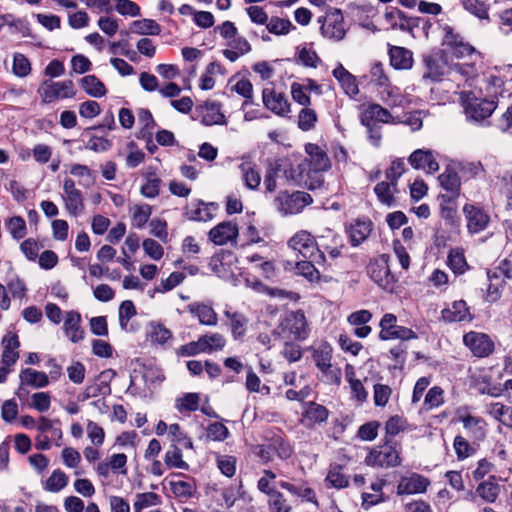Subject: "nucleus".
<instances>
[{"label": "nucleus", "instance_id": "1", "mask_svg": "<svg viewBox=\"0 0 512 512\" xmlns=\"http://www.w3.org/2000/svg\"><path fill=\"white\" fill-rule=\"evenodd\" d=\"M364 462L373 468L398 467L402 462L401 445L385 436L382 444L369 450Z\"/></svg>", "mask_w": 512, "mask_h": 512}, {"label": "nucleus", "instance_id": "2", "mask_svg": "<svg viewBox=\"0 0 512 512\" xmlns=\"http://www.w3.org/2000/svg\"><path fill=\"white\" fill-rule=\"evenodd\" d=\"M461 104L467 121L485 126L498 106L495 99L476 97L472 92L462 94Z\"/></svg>", "mask_w": 512, "mask_h": 512}, {"label": "nucleus", "instance_id": "3", "mask_svg": "<svg viewBox=\"0 0 512 512\" xmlns=\"http://www.w3.org/2000/svg\"><path fill=\"white\" fill-rule=\"evenodd\" d=\"M389 260L388 254H381L372 259L367 266V273L380 288L393 293L397 286V278L390 270Z\"/></svg>", "mask_w": 512, "mask_h": 512}, {"label": "nucleus", "instance_id": "4", "mask_svg": "<svg viewBox=\"0 0 512 512\" xmlns=\"http://www.w3.org/2000/svg\"><path fill=\"white\" fill-rule=\"evenodd\" d=\"M313 202L312 196L304 191H280L274 199V206L283 216L300 213Z\"/></svg>", "mask_w": 512, "mask_h": 512}, {"label": "nucleus", "instance_id": "5", "mask_svg": "<svg viewBox=\"0 0 512 512\" xmlns=\"http://www.w3.org/2000/svg\"><path fill=\"white\" fill-rule=\"evenodd\" d=\"M288 247L297 252L304 259H313L319 266H323V258L319 253L314 236L306 230L296 232L288 241Z\"/></svg>", "mask_w": 512, "mask_h": 512}, {"label": "nucleus", "instance_id": "6", "mask_svg": "<svg viewBox=\"0 0 512 512\" xmlns=\"http://www.w3.org/2000/svg\"><path fill=\"white\" fill-rule=\"evenodd\" d=\"M41 101L44 104L52 103L58 99L73 98L76 95L72 80L54 82L45 80L38 89Z\"/></svg>", "mask_w": 512, "mask_h": 512}, {"label": "nucleus", "instance_id": "7", "mask_svg": "<svg viewBox=\"0 0 512 512\" xmlns=\"http://www.w3.org/2000/svg\"><path fill=\"white\" fill-rule=\"evenodd\" d=\"M422 80L440 82L447 73V62L441 52H431L422 56Z\"/></svg>", "mask_w": 512, "mask_h": 512}, {"label": "nucleus", "instance_id": "8", "mask_svg": "<svg viewBox=\"0 0 512 512\" xmlns=\"http://www.w3.org/2000/svg\"><path fill=\"white\" fill-rule=\"evenodd\" d=\"M379 325L381 327L379 333L381 340H410L417 338V334L412 329L397 325V317L392 313L384 314Z\"/></svg>", "mask_w": 512, "mask_h": 512}, {"label": "nucleus", "instance_id": "9", "mask_svg": "<svg viewBox=\"0 0 512 512\" xmlns=\"http://www.w3.org/2000/svg\"><path fill=\"white\" fill-rule=\"evenodd\" d=\"M457 421L462 423L465 435L474 443L483 441L486 437V421L480 417L468 412L458 411Z\"/></svg>", "mask_w": 512, "mask_h": 512}, {"label": "nucleus", "instance_id": "10", "mask_svg": "<svg viewBox=\"0 0 512 512\" xmlns=\"http://www.w3.org/2000/svg\"><path fill=\"white\" fill-rule=\"evenodd\" d=\"M64 194L62 199L65 209L69 215L77 217L84 211V197L82 192L76 188L75 182L71 178H66L63 182Z\"/></svg>", "mask_w": 512, "mask_h": 512}, {"label": "nucleus", "instance_id": "11", "mask_svg": "<svg viewBox=\"0 0 512 512\" xmlns=\"http://www.w3.org/2000/svg\"><path fill=\"white\" fill-rule=\"evenodd\" d=\"M262 100L264 106L278 116L285 117L291 112V104L287 96L275 88H264Z\"/></svg>", "mask_w": 512, "mask_h": 512}, {"label": "nucleus", "instance_id": "12", "mask_svg": "<svg viewBox=\"0 0 512 512\" xmlns=\"http://www.w3.org/2000/svg\"><path fill=\"white\" fill-rule=\"evenodd\" d=\"M318 21L322 23L320 29L325 38L340 41L345 37L344 17L340 10L335 9L325 16L323 21L321 18Z\"/></svg>", "mask_w": 512, "mask_h": 512}, {"label": "nucleus", "instance_id": "13", "mask_svg": "<svg viewBox=\"0 0 512 512\" xmlns=\"http://www.w3.org/2000/svg\"><path fill=\"white\" fill-rule=\"evenodd\" d=\"M316 245L323 258V266L326 263L325 253H328L330 258L336 259L341 256L342 250L345 247L342 237L332 230H327L324 234L320 235Z\"/></svg>", "mask_w": 512, "mask_h": 512}, {"label": "nucleus", "instance_id": "14", "mask_svg": "<svg viewBox=\"0 0 512 512\" xmlns=\"http://www.w3.org/2000/svg\"><path fill=\"white\" fill-rule=\"evenodd\" d=\"M283 331H287L295 340H305L309 335V327L303 311H292L281 323Z\"/></svg>", "mask_w": 512, "mask_h": 512}, {"label": "nucleus", "instance_id": "15", "mask_svg": "<svg viewBox=\"0 0 512 512\" xmlns=\"http://www.w3.org/2000/svg\"><path fill=\"white\" fill-rule=\"evenodd\" d=\"M408 162L415 170H422L427 174H434L439 170L437 153L430 149H417L408 157Z\"/></svg>", "mask_w": 512, "mask_h": 512}, {"label": "nucleus", "instance_id": "16", "mask_svg": "<svg viewBox=\"0 0 512 512\" xmlns=\"http://www.w3.org/2000/svg\"><path fill=\"white\" fill-rule=\"evenodd\" d=\"M463 341L476 357H487L494 350V342L484 333L471 331L464 335Z\"/></svg>", "mask_w": 512, "mask_h": 512}, {"label": "nucleus", "instance_id": "17", "mask_svg": "<svg viewBox=\"0 0 512 512\" xmlns=\"http://www.w3.org/2000/svg\"><path fill=\"white\" fill-rule=\"evenodd\" d=\"M430 486V480L418 473L401 477L397 485L398 495L422 494Z\"/></svg>", "mask_w": 512, "mask_h": 512}, {"label": "nucleus", "instance_id": "18", "mask_svg": "<svg viewBox=\"0 0 512 512\" xmlns=\"http://www.w3.org/2000/svg\"><path fill=\"white\" fill-rule=\"evenodd\" d=\"M239 234L237 223L233 221H223L213 227L209 233L208 238L215 245H225L227 243L235 242Z\"/></svg>", "mask_w": 512, "mask_h": 512}, {"label": "nucleus", "instance_id": "19", "mask_svg": "<svg viewBox=\"0 0 512 512\" xmlns=\"http://www.w3.org/2000/svg\"><path fill=\"white\" fill-rule=\"evenodd\" d=\"M463 213L467 220V228L470 233H479L486 229L489 224V215L479 206L474 204H465Z\"/></svg>", "mask_w": 512, "mask_h": 512}, {"label": "nucleus", "instance_id": "20", "mask_svg": "<svg viewBox=\"0 0 512 512\" xmlns=\"http://www.w3.org/2000/svg\"><path fill=\"white\" fill-rule=\"evenodd\" d=\"M391 118L392 115L386 108L375 103L369 104L361 114L362 124L371 132L373 131V126H375L376 123H389Z\"/></svg>", "mask_w": 512, "mask_h": 512}, {"label": "nucleus", "instance_id": "21", "mask_svg": "<svg viewBox=\"0 0 512 512\" xmlns=\"http://www.w3.org/2000/svg\"><path fill=\"white\" fill-rule=\"evenodd\" d=\"M498 480L497 476L490 475L486 480L479 482L475 489L476 495L485 503H495L501 493V486Z\"/></svg>", "mask_w": 512, "mask_h": 512}, {"label": "nucleus", "instance_id": "22", "mask_svg": "<svg viewBox=\"0 0 512 512\" xmlns=\"http://www.w3.org/2000/svg\"><path fill=\"white\" fill-rule=\"evenodd\" d=\"M211 208L214 203H205L201 200L192 201L184 208V216L190 221L207 222L213 219Z\"/></svg>", "mask_w": 512, "mask_h": 512}, {"label": "nucleus", "instance_id": "23", "mask_svg": "<svg viewBox=\"0 0 512 512\" xmlns=\"http://www.w3.org/2000/svg\"><path fill=\"white\" fill-rule=\"evenodd\" d=\"M186 309L202 325L213 327L218 324V315L210 305L202 302H192L187 305Z\"/></svg>", "mask_w": 512, "mask_h": 512}, {"label": "nucleus", "instance_id": "24", "mask_svg": "<svg viewBox=\"0 0 512 512\" xmlns=\"http://www.w3.org/2000/svg\"><path fill=\"white\" fill-rule=\"evenodd\" d=\"M81 321V315L77 311L66 312L63 330L67 338L73 343H77L84 338L85 332L81 327Z\"/></svg>", "mask_w": 512, "mask_h": 512}, {"label": "nucleus", "instance_id": "25", "mask_svg": "<svg viewBox=\"0 0 512 512\" xmlns=\"http://www.w3.org/2000/svg\"><path fill=\"white\" fill-rule=\"evenodd\" d=\"M2 363L3 365L10 367L14 365L17 360L19 359V347H20V341L17 336V334L8 332L4 337L2 338Z\"/></svg>", "mask_w": 512, "mask_h": 512}, {"label": "nucleus", "instance_id": "26", "mask_svg": "<svg viewBox=\"0 0 512 512\" xmlns=\"http://www.w3.org/2000/svg\"><path fill=\"white\" fill-rule=\"evenodd\" d=\"M201 123L206 126L226 124L225 115L221 111L218 102H206L200 107Z\"/></svg>", "mask_w": 512, "mask_h": 512}, {"label": "nucleus", "instance_id": "27", "mask_svg": "<svg viewBox=\"0 0 512 512\" xmlns=\"http://www.w3.org/2000/svg\"><path fill=\"white\" fill-rule=\"evenodd\" d=\"M445 43L453 50L454 54L458 57L465 55H472L475 53V48L463 41V38L455 33L453 29L447 26L445 29Z\"/></svg>", "mask_w": 512, "mask_h": 512}, {"label": "nucleus", "instance_id": "28", "mask_svg": "<svg viewBox=\"0 0 512 512\" xmlns=\"http://www.w3.org/2000/svg\"><path fill=\"white\" fill-rule=\"evenodd\" d=\"M114 374L112 370L104 371L100 374L99 379L88 386H86L83 393L79 395L80 401H86L90 398H95L98 396H107L111 393V387L109 383L102 378L106 377L107 374Z\"/></svg>", "mask_w": 512, "mask_h": 512}, {"label": "nucleus", "instance_id": "29", "mask_svg": "<svg viewBox=\"0 0 512 512\" xmlns=\"http://www.w3.org/2000/svg\"><path fill=\"white\" fill-rule=\"evenodd\" d=\"M373 223L368 219H357L348 229L352 246H358L364 242L372 231Z\"/></svg>", "mask_w": 512, "mask_h": 512}, {"label": "nucleus", "instance_id": "30", "mask_svg": "<svg viewBox=\"0 0 512 512\" xmlns=\"http://www.w3.org/2000/svg\"><path fill=\"white\" fill-rule=\"evenodd\" d=\"M332 74L348 96L354 97L359 93L356 77L346 70L342 64H338Z\"/></svg>", "mask_w": 512, "mask_h": 512}, {"label": "nucleus", "instance_id": "31", "mask_svg": "<svg viewBox=\"0 0 512 512\" xmlns=\"http://www.w3.org/2000/svg\"><path fill=\"white\" fill-rule=\"evenodd\" d=\"M391 65L398 70H408L413 66V54L404 47L391 46L389 49Z\"/></svg>", "mask_w": 512, "mask_h": 512}, {"label": "nucleus", "instance_id": "32", "mask_svg": "<svg viewBox=\"0 0 512 512\" xmlns=\"http://www.w3.org/2000/svg\"><path fill=\"white\" fill-rule=\"evenodd\" d=\"M287 269L290 266L291 269H294L296 274L301 275L308 279L309 281L318 280L320 278V272L315 267L318 265L313 259H304L297 260L295 262L286 261Z\"/></svg>", "mask_w": 512, "mask_h": 512}, {"label": "nucleus", "instance_id": "33", "mask_svg": "<svg viewBox=\"0 0 512 512\" xmlns=\"http://www.w3.org/2000/svg\"><path fill=\"white\" fill-rule=\"evenodd\" d=\"M441 314L442 319L446 322H461L471 319L469 308L463 300L453 302L452 306L443 309Z\"/></svg>", "mask_w": 512, "mask_h": 512}, {"label": "nucleus", "instance_id": "34", "mask_svg": "<svg viewBox=\"0 0 512 512\" xmlns=\"http://www.w3.org/2000/svg\"><path fill=\"white\" fill-rule=\"evenodd\" d=\"M438 180L441 187L451 194V199H455L460 195L461 181L456 171L451 168H446L445 171L439 175Z\"/></svg>", "mask_w": 512, "mask_h": 512}, {"label": "nucleus", "instance_id": "35", "mask_svg": "<svg viewBox=\"0 0 512 512\" xmlns=\"http://www.w3.org/2000/svg\"><path fill=\"white\" fill-rule=\"evenodd\" d=\"M266 441H269L273 454L281 460H287L294 454V447L290 441L279 434H273L266 437Z\"/></svg>", "mask_w": 512, "mask_h": 512}, {"label": "nucleus", "instance_id": "36", "mask_svg": "<svg viewBox=\"0 0 512 512\" xmlns=\"http://www.w3.org/2000/svg\"><path fill=\"white\" fill-rule=\"evenodd\" d=\"M325 483L329 488H346L349 485V477L344 473V467L337 463L330 464Z\"/></svg>", "mask_w": 512, "mask_h": 512}, {"label": "nucleus", "instance_id": "37", "mask_svg": "<svg viewBox=\"0 0 512 512\" xmlns=\"http://www.w3.org/2000/svg\"><path fill=\"white\" fill-rule=\"evenodd\" d=\"M306 152L310 156L311 166L315 171H327L331 167V162L324 150L316 144H308Z\"/></svg>", "mask_w": 512, "mask_h": 512}, {"label": "nucleus", "instance_id": "38", "mask_svg": "<svg viewBox=\"0 0 512 512\" xmlns=\"http://www.w3.org/2000/svg\"><path fill=\"white\" fill-rule=\"evenodd\" d=\"M238 168L242 174L244 185L251 190L257 189L261 182V176L256 164L250 161H244Z\"/></svg>", "mask_w": 512, "mask_h": 512}, {"label": "nucleus", "instance_id": "39", "mask_svg": "<svg viewBox=\"0 0 512 512\" xmlns=\"http://www.w3.org/2000/svg\"><path fill=\"white\" fill-rule=\"evenodd\" d=\"M19 377L22 384L33 388H44L49 384V376L45 372L31 368L23 369Z\"/></svg>", "mask_w": 512, "mask_h": 512}, {"label": "nucleus", "instance_id": "40", "mask_svg": "<svg viewBox=\"0 0 512 512\" xmlns=\"http://www.w3.org/2000/svg\"><path fill=\"white\" fill-rule=\"evenodd\" d=\"M329 417V410L316 402H308L303 413V418L309 421L310 424H322L327 421Z\"/></svg>", "mask_w": 512, "mask_h": 512}, {"label": "nucleus", "instance_id": "41", "mask_svg": "<svg viewBox=\"0 0 512 512\" xmlns=\"http://www.w3.org/2000/svg\"><path fill=\"white\" fill-rule=\"evenodd\" d=\"M374 192L382 204L391 207L395 203L394 194L397 192V184L389 180L379 182L374 187Z\"/></svg>", "mask_w": 512, "mask_h": 512}, {"label": "nucleus", "instance_id": "42", "mask_svg": "<svg viewBox=\"0 0 512 512\" xmlns=\"http://www.w3.org/2000/svg\"><path fill=\"white\" fill-rule=\"evenodd\" d=\"M202 351L205 354L221 351L226 345L225 337L220 333H207L199 337Z\"/></svg>", "mask_w": 512, "mask_h": 512}, {"label": "nucleus", "instance_id": "43", "mask_svg": "<svg viewBox=\"0 0 512 512\" xmlns=\"http://www.w3.org/2000/svg\"><path fill=\"white\" fill-rule=\"evenodd\" d=\"M279 486L292 495L304 498L308 501H311L315 497L313 489L309 487L308 482L305 480H299L296 484L282 480L279 482Z\"/></svg>", "mask_w": 512, "mask_h": 512}, {"label": "nucleus", "instance_id": "44", "mask_svg": "<svg viewBox=\"0 0 512 512\" xmlns=\"http://www.w3.org/2000/svg\"><path fill=\"white\" fill-rule=\"evenodd\" d=\"M80 83L84 91L92 97L100 98L107 93L104 83L95 75L84 76Z\"/></svg>", "mask_w": 512, "mask_h": 512}, {"label": "nucleus", "instance_id": "45", "mask_svg": "<svg viewBox=\"0 0 512 512\" xmlns=\"http://www.w3.org/2000/svg\"><path fill=\"white\" fill-rule=\"evenodd\" d=\"M224 315L230 320L231 333L234 339L242 338L246 333L248 319L239 312L226 310Z\"/></svg>", "mask_w": 512, "mask_h": 512}, {"label": "nucleus", "instance_id": "46", "mask_svg": "<svg viewBox=\"0 0 512 512\" xmlns=\"http://www.w3.org/2000/svg\"><path fill=\"white\" fill-rule=\"evenodd\" d=\"M312 359L318 369L331 363L333 348L328 342H321L311 348Z\"/></svg>", "mask_w": 512, "mask_h": 512}, {"label": "nucleus", "instance_id": "47", "mask_svg": "<svg viewBox=\"0 0 512 512\" xmlns=\"http://www.w3.org/2000/svg\"><path fill=\"white\" fill-rule=\"evenodd\" d=\"M355 372L351 366L346 368V378L351 388V398L359 403L366 401L368 393L365 390L362 382L354 378Z\"/></svg>", "mask_w": 512, "mask_h": 512}, {"label": "nucleus", "instance_id": "48", "mask_svg": "<svg viewBox=\"0 0 512 512\" xmlns=\"http://www.w3.org/2000/svg\"><path fill=\"white\" fill-rule=\"evenodd\" d=\"M139 124L142 125L137 133V138H150L153 134V129L156 126L152 113L145 108H141L137 113Z\"/></svg>", "mask_w": 512, "mask_h": 512}, {"label": "nucleus", "instance_id": "49", "mask_svg": "<svg viewBox=\"0 0 512 512\" xmlns=\"http://www.w3.org/2000/svg\"><path fill=\"white\" fill-rule=\"evenodd\" d=\"M462 7L480 20H490L489 6L481 0H459Z\"/></svg>", "mask_w": 512, "mask_h": 512}, {"label": "nucleus", "instance_id": "50", "mask_svg": "<svg viewBox=\"0 0 512 512\" xmlns=\"http://www.w3.org/2000/svg\"><path fill=\"white\" fill-rule=\"evenodd\" d=\"M131 31L138 35H159L161 26L152 19L135 20L131 24Z\"/></svg>", "mask_w": 512, "mask_h": 512}, {"label": "nucleus", "instance_id": "51", "mask_svg": "<svg viewBox=\"0 0 512 512\" xmlns=\"http://www.w3.org/2000/svg\"><path fill=\"white\" fill-rule=\"evenodd\" d=\"M164 462L168 468H178L188 470L189 465L183 460V454L181 449L176 445H171L166 451Z\"/></svg>", "mask_w": 512, "mask_h": 512}, {"label": "nucleus", "instance_id": "52", "mask_svg": "<svg viewBox=\"0 0 512 512\" xmlns=\"http://www.w3.org/2000/svg\"><path fill=\"white\" fill-rule=\"evenodd\" d=\"M5 228L13 239L20 240L27 234V226L23 217L13 216L5 221Z\"/></svg>", "mask_w": 512, "mask_h": 512}, {"label": "nucleus", "instance_id": "53", "mask_svg": "<svg viewBox=\"0 0 512 512\" xmlns=\"http://www.w3.org/2000/svg\"><path fill=\"white\" fill-rule=\"evenodd\" d=\"M68 481L69 478L65 474V472H63L60 469H56L46 480L44 484V489L49 492L57 493L67 486Z\"/></svg>", "mask_w": 512, "mask_h": 512}, {"label": "nucleus", "instance_id": "54", "mask_svg": "<svg viewBox=\"0 0 512 512\" xmlns=\"http://www.w3.org/2000/svg\"><path fill=\"white\" fill-rule=\"evenodd\" d=\"M149 337L152 343L164 345L173 338V334L162 323H151Z\"/></svg>", "mask_w": 512, "mask_h": 512}, {"label": "nucleus", "instance_id": "55", "mask_svg": "<svg viewBox=\"0 0 512 512\" xmlns=\"http://www.w3.org/2000/svg\"><path fill=\"white\" fill-rule=\"evenodd\" d=\"M444 404V390L440 386L431 387L425 395L423 408L426 411L439 408Z\"/></svg>", "mask_w": 512, "mask_h": 512}, {"label": "nucleus", "instance_id": "56", "mask_svg": "<svg viewBox=\"0 0 512 512\" xmlns=\"http://www.w3.org/2000/svg\"><path fill=\"white\" fill-rule=\"evenodd\" d=\"M161 503L160 496L155 492H144L138 493L136 495V500L134 502V511L141 512L143 509L156 506Z\"/></svg>", "mask_w": 512, "mask_h": 512}, {"label": "nucleus", "instance_id": "57", "mask_svg": "<svg viewBox=\"0 0 512 512\" xmlns=\"http://www.w3.org/2000/svg\"><path fill=\"white\" fill-rule=\"evenodd\" d=\"M487 411L493 418L503 423L504 425L511 427L510 422L512 423V420L509 418V415L511 414L512 408L507 407L502 403L496 402L491 403L488 406Z\"/></svg>", "mask_w": 512, "mask_h": 512}, {"label": "nucleus", "instance_id": "58", "mask_svg": "<svg viewBox=\"0 0 512 512\" xmlns=\"http://www.w3.org/2000/svg\"><path fill=\"white\" fill-rule=\"evenodd\" d=\"M267 30L274 35H286L293 25L289 19L273 16L266 23Z\"/></svg>", "mask_w": 512, "mask_h": 512}, {"label": "nucleus", "instance_id": "59", "mask_svg": "<svg viewBox=\"0 0 512 512\" xmlns=\"http://www.w3.org/2000/svg\"><path fill=\"white\" fill-rule=\"evenodd\" d=\"M469 438L457 435L454 438L453 448L458 460H464L475 453V449L468 441Z\"/></svg>", "mask_w": 512, "mask_h": 512}, {"label": "nucleus", "instance_id": "60", "mask_svg": "<svg viewBox=\"0 0 512 512\" xmlns=\"http://www.w3.org/2000/svg\"><path fill=\"white\" fill-rule=\"evenodd\" d=\"M384 18L392 29L399 28L404 30L408 23L405 14L400 9L395 7L387 9L384 14Z\"/></svg>", "mask_w": 512, "mask_h": 512}, {"label": "nucleus", "instance_id": "61", "mask_svg": "<svg viewBox=\"0 0 512 512\" xmlns=\"http://www.w3.org/2000/svg\"><path fill=\"white\" fill-rule=\"evenodd\" d=\"M170 488L175 496L182 498H190L196 492V486L193 481H171Z\"/></svg>", "mask_w": 512, "mask_h": 512}, {"label": "nucleus", "instance_id": "62", "mask_svg": "<svg viewBox=\"0 0 512 512\" xmlns=\"http://www.w3.org/2000/svg\"><path fill=\"white\" fill-rule=\"evenodd\" d=\"M317 119L318 117L315 110L309 108L308 106H304L298 115V127L302 131H309L314 128Z\"/></svg>", "mask_w": 512, "mask_h": 512}, {"label": "nucleus", "instance_id": "63", "mask_svg": "<svg viewBox=\"0 0 512 512\" xmlns=\"http://www.w3.org/2000/svg\"><path fill=\"white\" fill-rule=\"evenodd\" d=\"M216 464L220 472L226 477H233L236 472L237 459L231 455H218Z\"/></svg>", "mask_w": 512, "mask_h": 512}, {"label": "nucleus", "instance_id": "64", "mask_svg": "<svg viewBox=\"0 0 512 512\" xmlns=\"http://www.w3.org/2000/svg\"><path fill=\"white\" fill-rule=\"evenodd\" d=\"M268 507L270 512H290L291 506L280 491H275L269 496Z\"/></svg>", "mask_w": 512, "mask_h": 512}]
</instances>
